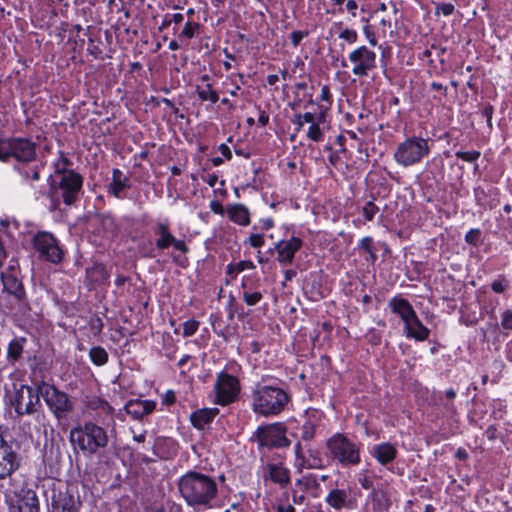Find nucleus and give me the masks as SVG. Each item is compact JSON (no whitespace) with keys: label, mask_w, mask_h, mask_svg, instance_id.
<instances>
[{"label":"nucleus","mask_w":512,"mask_h":512,"mask_svg":"<svg viewBox=\"0 0 512 512\" xmlns=\"http://www.w3.org/2000/svg\"><path fill=\"white\" fill-rule=\"evenodd\" d=\"M483 115L486 117L487 124L491 127L492 126L491 120H492V115H493V107L491 105H487L486 107H484Z\"/></svg>","instance_id":"nucleus-57"},{"label":"nucleus","mask_w":512,"mask_h":512,"mask_svg":"<svg viewBox=\"0 0 512 512\" xmlns=\"http://www.w3.org/2000/svg\"><path fill=\"white\" fill-rule=\"evenodd\" d=\"M320 97L324 101H329V99H330V91H329V88L327 86H323L322 87Z\"/></svg>","instance_id":"nucleus-63"},{"label":"nucleus","mask_w":512,"mask_h":512,"mask_svg":"<svg viewBox=\"0 0 512 512\" xmlns=\"http://www.w3.org/2000/svg\"><path fill=\"white\" fill-rule=\"evenodd\" d=\"M2 283L4 290L13 297L15 305L18 309H22L26 306L25 303V291L22 283L12 274H3Z\"/></svg>","instance_id":"nucleus-18"},{"label":"nucleus","mask_w":512,"mask_h":512,"mask_svg":"<svg viewBox=\"0 0 512 512\" xmlns=\"http://www.w3.org/2000/svg\"><path fill=\"white\" fill-rule=\"evenodd\" d=\"M215 402L225 406L233 403L239 396L240 383L239 380L228 373L221 372L217 375L215 385Z\"/></svg>","instance_id":"nucleus-12"},{"label":"nucleus","mask_w":512,"mask_h":512,"mask_svg":"<svg viewBox=\"0 0 512 512\" xmlns=\"http://www.w3.org/2000/svg\"><path fill=\"white\" fill-rule=\"evenodd\" d=\"M249 243L252 247L260 248L264 245V237L261 234H252L249 237Z\"/></svg>","instance_id":"nucleus-46"},{"label":"nucleus","mask_w":512,"mask_h":512,"mask_svg":"<svg viewBox=\"0 0 512 512\" xmlns=\"http://www.w3.org/2000/svg\"><path fill=\"white\" fill-rule=\"evenodd\" d=\"M258 122L261 126H266L269 122V115L264 111H259Z\"/></svg>","instance_id":"nucleus-59"},{"label":"nucleus","mask_w":512,"mask_h":512,"mask_svg":"<svg viewBox=\"0 0 512 512\" xmlns=\"http://www.w3.org/2000/svg\"><path fill=\"white\" fill-rule=\"evenodd\" d=\"M94 408L101 409L106 414H111L113 412V408L109 403L103 400H98L97 405Z\"/></svg>","instance_id":"nucleus-53"},{"label":"nucleus","mask_w":512,"mask_h":512,"mask_svg":"<svg viewBox=\"0 0 512 512\" xmlns=\"http://www.w3.org/2000/svg\"><path fill=\"white\" fill-rule=\"evenodd\" d=\"M23 352V346L19 340L11 341L8 345L7 355L12 360H18Z\"/></svg>","instance_id":"nucleus-33"},{"label":"nucleus","mask_w":512,"mask_h":512,"mask_svg":"<svg viewBox=\"0 0 512 512\" xmlns=\"http://www.w3.org/2000/svg\"><path fill=\"white\" fill-rule=\"evenodd\" d=\"M8 512H39V500L32 490H23L17 499L10 503Z\"/></svg>","instance_id":"nucleus-17"},{"label":"nucleus","mask_w":512,"mask_h":512,"mask_svg":"<svg viewBox=\"0 0 512 512\" xmlns=\"http://www.w3.org/2000/svg\"><path fill=\"white\" fill-rule=\"evenodd\" d=\"M219 150L221 152V154L226 158V159H231L232 158V153H231V150L230 148L225 145V144H221L220 147H219Z\"/></svg>","instance_id":"nucleus-61"},{"label":"nucleus","mask_w":512,"mask_h":512,"mask_svg":"<svg viewBox=\"0 0 512 512\" xmlns=\"http://www.w3.org/2000/svg\"><path fill=\"white\" fill-rule=\"evenodd\" d=\"M491 287L494 292L503 293L506 290L507 285L503 279H498L492 282Z\"/></svg>","instance_id":"nucleus-48"},{"label":"nucleus","mask_w":512,"mask_h":512,"mask_svg":"<svg viewBox=\"0 0 512 512\" xmlns=\"http://www.w3.org/2000/svg\"><path fill=\"white\" fill-rule=\"evenodd\" d=\"M20 465V456L6 440V428L0 426V480L9 478Z\"/></svg>","instance_id":"nucleus-13"},{"label":"nucleus","mask_w":512,"mask_h":512,"mask_svg":"<svg viewBox=\"0 0 512 512\" xmlns=\"http://www.w3.org/2000/svg\"><path fill=\"white\" fill-rule=\"evenodd\" d=\"M309 457L301 459L299 464H297V469L301 471L302 469H319L323 467V460L318 456V452L316 450L309 449L308 450Z\"/></svg>","instance_id":"nucleus-29"},{"label":"nucleus","mask_w":512,"mask_h":512,"mask_svg":"<svg viewBox=\"0 0 512 512\" xmlns=\"http://www.w3.org/2000/svg\"><path fill=\"white\" fill-rule=\"evenodd\" d=\"M325 503L333 510H352L356 506V498L353 489L349 485H341L328 491L324 499Z\"/></svg>","instance_id":"nucleus-15"},{"label":"nucleus","mask_w":512,"mask_h":512,"mask_svg":"<svg viewBox=\"0 0 512 512\" xmlns=\"http://www.w3.org/2000/svg\"><path fill=\"white\" fill-rule=\"evenodd\" d=\"M255 268V265L253 264L252 261H249V260H245V261H240L237 265H236V271L237 272H242L244 270H249V269H254Z\"/></svg>","instance_id":"nucleus-50"},{"label":"nucleus","mask_w":512,"mask_h":512,"mask_svg":"<svg viewBox=\"0 0 512 512\" xmlns=\"http://www.w3.org/2000/svg\"><path fill=\"white\" fill-rule=\"evenodd\" d=\"M389 305L392 308V311L401 317L404 324L416 316L413 307L406 299L393 298Z\"/></svg>","instance_id":"nucleus-22"},{"label":"nucleus","mask_w":512,"mask_h":512,"mask_svg":"<svg viewBox=\"0 0 512 512\" xmlns=\"http://www.w3.org/2000/svg\"><path fill=\"white\" fill-rule=\"evenodd\" d=\"M196 91L201 101L216 103L219 99L218 93L212 89L210 84H207L205 87H197Z\"/></svg>","instance_id":"nucleus-32"},{"label":"nucleus","mask_w":512,"mask_h":512,"mask_svg":"<svg viewBox=\"0 0 512 512\" xmlns=\"http://www.w3.org/2000/svg\"><path fill=\"white\" fill-rule=\"evenodd\" d=\"M11 405L18 416L34 415L41 407L39 393L31 386L22 384L11 396Z\"/></svg>","instance_id":"nucleus-9"},{"label":"nucleus","mask_w":512,"mask_h":512,"mask_svg":"<svg viewBox=\"0 0 512 512\" xmlns=\"http://www.w3.org/2000/svg\"><path fill=\"white\" fill-rule=\"evenodd\" d=\"M227 215L236 224L247 226L250 223V214L243 204H234L227 208Z\"/></svg>","instance_id":"nucleus-25"},{"label":"nucleus","mask_w":512,"mask_h":512,"mask_svg":"<svg viewBox=\"0 0 512 512\" xmlns=\"http://www.w3.org/2000/svg\"><path fill=\"white\" fill-rule=\"evenodd\" d=\"M454 11V5L452 3H442L436 7V14H442L444 16H449Z\"/></svg>","instance_id":"nucleus-44"},{"label":"nucleus","mask_w":512,"mask_h":512,"mask_svg":"<svg viewBox=\"0 0 512 512\" xmlns=\"http://www.w3.org/2000/svg\"><path fill=\"white\" fill-rule=\"evenodd\" d=\"M302 39H303V34L300 31H294L291 34V40H292V44L294 46H297Z\"/></svg>","instance_id":"nucleus-60"},{"label":"nucleus","mask_w":512,"mask_h":512,"mask_svg":"<svg viewBox=\"0 0 512 512\" xmlns=\"http://www.w3.org/2000/svg\"><path fill=\"white\" fill-rule=\"evenodd\" d=\"M39 391L45 403L58 420L65 418L73 410V402L69 396L58 390L55 386L43 384Z\"/></svg>","instance_id":"nucleus-11"},{"label":"nucleus","mask_w":512,"mask_h":512,"mask_svg":"<svg viewBox=\"0 0 512 512\" xmlns=\"http://www.w3.org/2000/svg\"><path fill=\"white\" fill-rule=\"evenodd\" d=\"M362 211L365 219L371 221L379 211V208L372 201H369L364 205Z\"/></svg>","instance_id":"nucleus-39"},{"label":"nucleus","mask_w":512,"mask_h":512,"mask_svg":"<svg viewBox=\"0 0 512 512\" xmlns=\"http://www.w3.org/2000/svg\"><path fill=\"white\" fill-rule=\"evenodd\" d=\"M199 327V322L196 320H188L183 324V335L185 337L192 336L196 333Z\"/></svg>","instance_id":"nucleus-40"},{"label":"nucleus","mask_w":512,"mask_h":512,"mask_svg":"<svg viewBox=\"0 0 512 512\" xmlns=\"http://www.w3.org/2000/svg\"><path fill=\"white\" fill-rule=\"evenodd\" d=\"M79 506V502H76L72 497H69L62 505V512H78Z\"/></svg>","instance_id":"nucleus-42"},{"label":"nucleus","mask_w":512,"mask_h":512,"mask_svg":"<svg viewBox=\"0 0 512 512\" xmlns=\"http://www.w3.org/2000/svg\"><path fill=\"white\" fill-rule=\"evenodd\" d=\"M357 2L355 0H348L346 2V9L351 13L353 17L356 16Z\"/></svg>","instance_id":"nucleus-58"},{"label":"nucleus","mask_w":512,"mask_h":512,"mask_svg":"<svg viewBox=\"0 0 512 512\" xmlns=\"http://www.w3.org/2000/svg\"><path fill=\"white\" fill-rule=\"evenodd\" d=\"M262 299V293L259 291H244L243 300L249 306H254Z\"/></svg>","instance_id":"nucleus-37"},{"label":"nucleus","mask_w":512,"mask_h":512,"mask_svg":"<svg viewBox=\"0 0 512 512\" xmlns=\"http://www.w3.org/2000/svg\"><path fill=\"white\" fill-rule=\"evenodd\" d=\"M291 495H292V501L296 505L303 504L306 499V493L300 492L296 488H293L291 490Z\"/></svg>","instance_id":"nucleus-45"},{"label":"nucleus","mask_w":512,"mask_h":512,"mask_svg":"<svg viewBox=\"0 0 512 512\" xmlns=\"http://www.w3.org/2000/svg\"><path fill=\"white\" fill-rule=\"evenodd\" d=\"M371 455L382 465L392 462L397 456L396 447L388 442L374 445Z\"/></svg>","instance_id":"nucleus-21"},{"label":"nucleus","mask_w":512,"mask_h":512,"mask_svg":"<svg viewBox=\"0 0 512 512\" xmlns=\"http://www.w3.org/2000/svg\"><path fill=\"white\" fill-rule=\"evenodd\" d=\"M303 245L301 238L292 236L288 240H280L276 243L275 249L277 252V260L282 265H289L293 262L296 252H298Z\"/></svg>","instance_id":"nucleus-16"},{"label":"nucleus","mask_w":512,"mask_h":512,"mask_svg":"<svg viewBox=\"0 0 512 512\" xmlns=\"http://www.w3.org/2000/svg\"><path fill=\"white\" fill-rule=\"evenodd\" d=\"M26 178H30L32 181H38L40 179V174L37 169L31 170V172H26Z\"/></svg>","instance_id":"nucleus-62"},{"label":"nucleus","mask_w":512,"mask_h":512,"mask_svg":"<svg viewBox=\"0 0 512 512\" xmlns=\"http://www.w3.org/2000/svg\"><path fill=\"white\" fill-rule=\"evenodd\" d=\"M218 409H200L191 414V422L197 429H203L217 415Z\"/></svg>","instance_id":"nucleus-26"},{"label":"nucleus","mask_w":512,"mask_h":512,"mask_svg":"<svg viewBox=\"0 0 512 512\" xmlns=\"http://www.w3.org/2000/svg\"><path fill=\"white\" fill-rule=\"evenodd\" d=\"M129 187V178L119 169H114L112 173V182L109 189L115 197H120L121 193Z\"/></svg>","instance_id":"nucleus-27"},{"label":"nucleus","mask_w":512,"mask_h":512,"mask_svg":"<svg viewBox=\"0 0 512 512\" xmlns=\"http://www.w3.org/2000/svg\"><path fill=\"white\" fill-rule=\"evenodd\" d=\"M72 165V161L60 151L53 164L54 171L47 180L51 211L61 210L62 204L73 206L80 199L83 177L71 168Z\"/></svg>","instance_id":"nucleus-1"},{"label":"nucleus","mask_w":512,"mask_h":512,"mask_svg":"<svg viewBox=\"0 0 512 512\" xmlns=\"http://www.w3.org/2000/svg\"><path fill=\"white\" fill-rule=\"evenodd\" d=\"M199 29V24L198 23H195V22H191V21H188L181 33L179 34V38H187V39H191L194 37L195 35V32Z\"/></svg>","instance_id":"nucleus-35"},{"label":"nucleus","mask_w":512,"mask_h":512,"mask_svg":"<svg viewBox=\"0 0 512 512\" xmlns=\"http://www.w3.org/2000/svg\"><path fill=\"white\" fill-rule=\"evenodd\" d=\"M209 206H210V210L212 212H214L215 214H223L224 213L223 205L217 200L211 201Z\"/></svg>","instance_id":"nucleus-54"},{"label":"nucleus","mask_w":512,"mask_h":512,"mask_svg":"<svg viewBox=\"0 0 512 512\" xmlns=\"http://www.w3.org/2000/svg\"><path fill=\"white\" fill-rule=\"evenodd\" d=\"M359 247L364 252H366V253L369 252L370 250H372L374 248L373 247V239L369 236L362 238L359 242Z\"/></svg>","instance_id":"nucleus-47"},{"label":"nucleus","mask_w":512,"mask_h":512,"mask_svg":"<svg viewBox=\"0 0 512 512\" xmlns=\"http://www.w3.org/2000/svg\"><path fill=\"white\" fill-rule=\"evenodd\" d=\"M264 477L285 487L290 482V471L282 464L269 463L264 467Z\"/></svg>","instance_id":"nucleus-19"},{"label":"nucleus","mask_w":512,"mask_h":512,"mask_svg":"<svg viewBox=\"0 0 512 512\" xmlns=\"http://www.w3.org/2000/svg\"><path fill=\"white\" fill-rule=\"evenodd\" d=\"M327 448L331 456L344 465L360 463L359 448L342 434L329 438Z\"/></svg>","instance_id":"nucleus-7"},{"label":"nucleus","mask_w":512,"mask_h":512,"mask_svg":"<svg viewBox=\"0 0 512 512\" xmlns=\"http://www.w3.org/2000/svg\"><path fill=\"white\" fill-rule=\"evenodd\" d=\"M156 407V403L152 400L135 399L130 400L125 405V411L134 419H141L152 413Z\"/></svg>","instance_id":"nucleus-20"},{"label":"nucleus","mask_w":512,"mask_h":512,"mask_svg":"<svg viewBox=\"0 0 512 512\" xmlns=\"http://www.w3.org/2000/svg\"><path fill=\"white\" fill-rule=\"evenodd\" d=\"M339 39L343 40L348 44H354L358 40V33L350 28H345L340 31Z\"/></svg>","instance_id":"nucleus-36"},{"label":"nucleus","mask_w":512,"mask_h":512,"mask_svg":"<svg viewBox=\"0 0 512 512\" xmlns=\"http://www.w3.org/2000/svg\"><path fill=\"white\" fill-rule=\"evenodd\" d=\"M157 234L159 235V238L156 241L157 248L164 250L171 246V242L173 241L174 236L170 233L167 223L158 224Z\"/></svg>","instance_id":"nucleus-28"},{"label":"nucleus","mask_w":512,"mask_h":512,"mask_svg":"<svg viewBox=\"0 0 512 512\" xmlns=\"http://www.w3.org/2000/svg\"><path fill=\"white\" fill-rule=\"evenodd\" d=\"M481 153L479 151H476V150H471V151H457L455 153V156L459 159H462L463 161H466V162H475L479 157H480Z\"/></svg>","instance_id":"nucleus-38"},{"label":"nucleus","mask_w":512,"mask_h":512,"mask_svg":"<svg viewBox=\"0 0 512 512\" xmlns=\"http://www.w3.org/2000/svg\"><path fill=\"white\" fill-rule=\"evenodd\" d=\"M478 235H479V230L478 229H471L465 235V240L469 244H475L477 239H478Z\"/></svg>","instance_id":"nucleus-49"},{"label":"nucleus","mask_w":512,"mask_h":512,"mask_svg":"<svg viewBox=\"0 0 512 512\" xmlns=\"http://www.w3.org/2000/svg\"><path fill=\"white\" fill-rule=\"evenodd\" d=\"M351 71L357 77H367L377 67L376 52L366 45L354 48L348 54Z\"/></svg>","instance_id":"nucleus-10"},{"label":"nucleus","mask_w":512,"mask_h":512,"mask_svg":"<svg viewBox=\"0 0 512 512\" xmlns=\"http://www.w3.org/2000/svg\"><path fill=\"white\" fill-rule=\"evenodd\" d=\"M296 271L293 269L286 270L284 273L285 281H291L296 276Z\"/></svg>","instance_id":"nucleus-64"},{"label":"nucleus","mask_w":512,"mask_h":512,"mask_svg":"<svg viewBox=\"0 0 512 512\" xmlns=\"http://www.w3.org/2000/svg\"><path fill=\"white\" fill-rule=\"evenodd\" d=\"M309 419L301 428V439L304 441L312 440L315 436L316 428L321 420L322 414L317 410L308 412Z\"/></svg>","instance_id":"nucleus-24"},{"label":"nucleus","mask_w":512,"mask_h":512,"mask_svg":"<svg viewBox=\"0 0 512 512\" xmlns=\"http://www.w3.org/2000/svg\"><path fill=\"white\" fill-rule=\"evenodd\" d=\"M252 397V410L265 417L278 415L289 401L283 389L268 385L257 386Z\"/></svg>","instance_id":"nucleus-4"},{"label":"nucleus","mask_w":512,"mask_h":512,"mask_svg":"<svg viewBox=\"0 0 512 512\" xmlns=\"http://www.w3.org/2000/svg\"><path fill=\"white\" fill-rule=\"evenodd\" d=\"M171 245L176 249V250H179L183 253L187 252L188 248L185 244L184 241L182 240H177L175 237L173 239V241L171 242Z\"/></svg>","instance_id":"nucleus-55"},{"label":"nucleus","mask_w":512,"mask_h":512,"mask_svg":"<svg viewBox=\"0 0 512 512\" xmlns=\"http://www.w3.org/2000/svg\"><path fill=\"white\" fill-rule=\"evenodd\" d=\"M318 485L317 479L313 475H306L296 480L294 488L300 492L306 493L308 490L313 489Z\"/></svg>","instance_id":"nucleus-31"},{"label":"nucleus","mask_w":512,"mask_h":512,"mask_svg":"<svg viewBox=\"0 0 512 512\" xmlns=\"http://www.w3.org/2000/svg\"><path fill=\"white\" fill-rule=\"evenodd\" d=\"M430 153L428 141L421 137H410L401 142L395 152L394 160L403 167L415 165Z\"/></svg>","instance_id":"nucleus-5"},{"label":"nucleus","mask_w":512,"mask_h":512,"mask_svg":"<svg viewBox=\"0 0 512 512\" xmlns=\"http://www.w3.org/2000/svg\"><path fill=\"white\" fill-rule=\"evenodd\" d=\"M358 481L364 489H370L373 486V481L366 474H360Z\"/></svg>","instance_id":"nucleus-51"},{"label":"nucleus","mask_w":512,"mask_h":512,"mask_svg":"<svg viewBox=\"0 0 512 512\" xmlns=\"http://www.w3.org/2000/svg\"><path fill=\"white\" fill-rule=\"evenodd\" d=\"M407 337L414 338L417 341L428 339L430 331L418 319L417 315L405 324Z\"/></svg>","instance_id":"nucleus-23"},{"label":"nucleus","mask_w":512,"mask_h":512,"mask_svg":"<svg viewBox=\"0 0 512 512\" xmlns=\"http://www.w3.org/2000/svg\"><path fill=\"white\" fill-rule=\"evenodd\" d=\"M374 501L379 509H386L388 507V499L383 492H374Z\"/></svg>","instance_id":"nucleus-43"},{"label":"nucleus","mask_w":512,"mask_h":512,"mask_svg":"<svg viewBox=\"0 0 512 512\" xmlns=\"http://www.w3.org/2000/svg\"><path fill=\"white\" fill-rule=\"evenodd\" d=\"M252 439L256 441L259 446L266 448H284L291 444L290 440L286 437V427L282 423H273L258 427Z\"/></svg>","instance_id":"nucleus-8"},{"label":"nucleus","mask_w":512,"mask_h":512,"mask_svg":"<svg viewBox=\"0 0 512 512\" xmlns=\"http://www.w3.org/2000/svg\"><path fill=\"white\" fill-rule=\"evenodd\" d=\"M69 440L83 453L93 455L107 447L109 436L103 427L93 422H86L70 430Z\"/></svg>","instance_id":"nucleus-3"},{"label":"nucleus","mask_w":512,"mask_h":512,"mask_svg":"<svg viewBox=\"0 0 512 512\" xmlns=\"http://www.w3.org/2000/svg\"><path fill=\"white\" fill-rule=\"evenodd\" d=\"M178 488L189 506H208L217 495V484L214 479L193 471L179 479Z\"/></svg>","instance_id":"nucleus-2"},{"label":"nucleus","mask_w":512,"mask_h":512,"mask_svg":"<svg viewBox=\"0 0 512 512\" xmlns=\"http://www.w3.org/2000/svg\"><path fill=\"white\" fill-rule=\"evenodd\" d=\"M33 247L40 257L52 263H59L63 258V251L56 238L48 232H38L33 237Z\"/></svg>","instance_id":"nucleus-14"},{"label":"nucleus","mask_w":512,"mask_h":512,"mask_svg":"<svg viewBox=\"0 0 512 512\" xmlns=\"http://www.w3.org/2000/svg\"><path fill=\"white\" fill-rule=\"evenodd\" d=\"M501 326L503 329L512 330V308L502 313Z\"/></svg>","instance_id":"nucleus-41"},{"label":"nucleus","mask_w":512,"mask_h":512,"mask_svg":"<svg viewBox=\"0 0 512 512\" xmlns=\"http://www.w3.org/2000/svg\"><path fill=\"white\" fill-rule=\"evenodd\" d=\"M89 357L93 364L102 366L108 361L107 351L100 346L92 347L89 351Z\"/></svg>","instance_id":"nucleus-30"},{"label":"nucleus","mask_w":512,"mask_h":512,"mask_svg":"<svg viewBox=\"0 0 512 512\" xmlns=\"http://www.w3.org/2000/svg\"><path fill=\"white\" fill-rule=\"evenodd\" d=\"M296 118H299L300 120H302V122L309 123V124H312L316 121L315 115L310 112H307L304 114H301V113L296 114Z\"/></svg>","instance_id":"nucleus-52"},{"label":"nucleus","mask_w":512,"mask_h":512,"mask_svg":"<svg viewBox=\"0 0 512 512\" xmlns=\"http://www.w3.org/2000/svg\"><path fill=\"white\" fill-rule=\"evenodd\" d=\"M13 157L19 162H30L36 157L35 144L25 138L0 140V160L7 161Z\"/></svg>","instance_id":"nucleus-6"},{"label":"nucleus","mask_w":512,"mask_h":512,"mask_svg":"<svg viewBox=\"0 0 512 512\" xmlns=\"http://www.w3.org/2000/svg\"><path fill=\"white\" fill-rule=\"evenodd\" d=\"M307 137L314 142H320L323 140L324 134L320 129L318 122L315 121L314 123L310 124L307 131Z\"/></svg>","instance_id":"nucleus-34"},{"label":"nucleus","mask_w":512,"mask_h":512,"mask_svg":"<svg viewBox=\"0 0 512 512\" xmlns=\"http://www.w3.org/2000/svg\"><path fill=\"white\" fill-rule=\"evenodd\" d=\"M295 456H296V461H295V466L297 467V464H299V462L301 461V459H304V455H303V449H302V445L300 443H297L295 445Z\"/></svg>","instance_id":"nucleus-56"}]
</instances>
